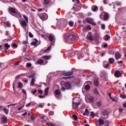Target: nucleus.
I'll return each mask as SVG.
<instances>
[{
    "label": "nucleus",
    "instance_id": "11",
    "mask_svg": "<svg viewBox=\"0 0 126 126\" xmlns=\"http://www.w3.org/2000/svg\"><path fill=\"white\" fill-rule=\"evenodd\" d=\"M64 86L66 88L69 89V88H70V86H71V85H70V83L66 82L64 84Z\"/></svg>",
    "mask_w": 126,
    "mask_h": 126
},
{
    "label": "nucleus",
    "instance_id": "27",
    "mask_svg": "<svg viewBox=\"0 0 126 126\" xmlns=\"http://www.w3.org/2000/svg\"><path fill=\"white\" fill-rule=\"evenodd\" d=\"M105 37L104 38V40L105 41H108V40H109V39H110V38H111V36L107 34L105 35Z\"/></svg>",
    "mask_w": 126,
    "mask_h": 126
},
{
    "label": "nucleus",
    "instance_id": "47",
    "mask_svg": "<svg viewBox=\"0 0 126 126\" xmlns=\"http://www.w3.org/2000/svg\"><path fill=\"white\" fill-rule=\"evenodd\" d=\"M29 37H30V38H33V34H32V33H31V32H29Z\"/></svg>",
    "mask_w": 126,
    "mask_h": 126
},
{
    "label": "nucleus",
    "instance_id": "43",
    "mask_svg": "<svg viewBox=\"0 0 126 126\" xmlns=\"http://www.w3.org/2000/svg\"><path fill=\"white\" fill-rule=\"evenodd\" d=\"M98 10V7L97 6H94L93 9V11H97Z\"/></svg>",
    "mask_w": 126,
    "mask_h": 126
},
{
    "label": "nucleus",
    "instance_id": "17",
    "mask_svg": "<svg viewBox=\"0 0 126 126\" xmlns=\"http://www.w3.org/2000/svg\"><path fill=\"white\" fill-rule=\"evenodd\" d=\"M102 115L104 117H106V116H108V115H109V112H108V111H106V110H103L102 111Z\"/></svg>",
    "mask_w": 126,
    "mask_h": 126
},
{
    "label": "nucleus",
    "instance_id": "52",
    "mask_svg": "<svg viewBox=\"0 0 126 126\" xmlns=\"http://www.w3.org/2000/svg\"><path fill=\"white\" fill-rule=\"evenodd\" d=\"M124 111V108H119V113H123V111Z\"/></svg>",
    "mask_w": 126,
    "mask_h": 126
},
{
    "label": "nucleus",
    "instance_id": "8",
    "mask_svg": "<svg viewBox=\"0 0 126 126\" xmlns=\"http://www.w3.org/2000/svg\"><path fill=\"white\" fill-rule=\"evenodd\" d=\"M79 105H80V102H72V108L73 109H76V108H77V107H78V106H79Z\"/></svg>",
    "mask_w": 126,
    "mask_h": 126
},
{
    "label": "nucleus",
    "instance_id": "22",
    "mask_svg": "<svg viewBox=\"0 0 126 126\" xmlns=\"http://www.w3.org/2000/svg\"><path fill=\"white\" fill-rule=\"evenodd\" d=\"M94 82L95 86H98V79L94 78Z\"/></svg>",
    "mask_w": 126,
    "mask_h": 126
},
{
    "label": "nucleus",
    "instance_id": "53",
    "mask_svg": "<svg viewBox=\"0 0 126 126\" xmlns=\"http://www.w3.org/2000/svg\"><path fill=\"white\" fill-rule=\"evenodd\" d=\"M35 119H36V117L34 115H32L31 117V120H35Z\"/></svg>",
    "mask_w": 126,
    "mask_h": 126
},
{
    "label": "nucleus",
    "instance_id": "37",
    "mask_svg": "<svg viewBox=\"0 0 126 126\" xmlns=\"http://www.w3.org/2000/svg\"><path fill=\"white\" fill-rule=\"evenodd\" d=\"M51 2L50 0H44L43 3L46 5L49 3H50Z\"/></svg>",
    "mask_w": 126,
    "mask_h": 126
},
{
    "label": "nucleus",
    "instance_id": "34",
    "mask_svg": "<svg viewBox=\"0 0 126 126\" xmlns=\"http://www.w3.org/2000/svg\"><path fill=\"white\" fill-rule=\"evenodd\" d=\"M96 105L97 106V107H100V106H101L102 105V101H97L96 102Z\"/></svg>",
    "mask_w": 126,
    "mask_h": 126
},
{
    "label": "nucleus",
    "instance_id": "45",
    "mask_svg": "<svg viewBox=\"0 0 126 126\" xmlns=\"http://www.w3.org/2000/svg\"><path fill=\"white\" fill-rule=\"evenodd\" d=\"M49 40H50V41H52L54 40V36H53L52 35H49Z\"/></svg>",
    "mask_w": 126,
    "mask_h": 126
},
{
    "label": "nucleus",
    "instance_id": "31",
    "mask_svg": "<svg viewBox=\"0 0 126 126\" xmlns=\"http://www.w3.org/2000/svg\"><path fill=\"white\" fill-rule=\"evenodd\" d=\"M18 85V88H22V86H23V84L21 82H19Z\"/></svg>",
    "mask_w": 126,
    "mask_h": 126
},
{
    "label": "nucleus",
    "instance_id": "63",
    "mask_svg": "<svg viewBox=\"0 0 126 126\" xmlns=\"http://www.w3.org/2000/svg\"><path fill=\"white\" fill-rule=\"evenodd\" d=\"M103 48H107L108 47V44L105 43L104 44V45L103 46Z\"/></svg>",
    "mask_w": 126,
    "mask_h": 126
},
{
    "label": "nucleus",
    "instance_id": "58",
    "mask_svg": "<svg viewBox=\"0 0 126 126\" xmlns=\"http://www.w3.org/2000/svg\"><path fill=\"white\" fill-rule=\"evenodd\" d=\"M116 5H121V3L120 2H119V1H116Z\"/></svg>",
    "mask_w": 126,
    "mask_h": 126
},
{
    "label": "nucleus",
    "instance_id": "28",
    "mask_svg": "<svg viewBox=\"0 0 126 126\" xmlns=\"http://www.w3.org/2000/svg\"><path fill=\"white\" fill-rule=\"evenodd\" d=\"M85 90H86L87 91H88V90H89V89H90V86L89 85H86L85 86Z\"/></svg>",
    "mask_w": 126,
    "mask_h": 126
},
{
    "label": "nucleus",
    "instance_id": "48",
    "mask_svg": "<svg viewBox=\"0 0 126 126\" xmlns=\"http://www.w3.org/2000/svg\"><path fill=\"white\" fill-rule=\"evenodd\" d=\"M120 97H121V98H122L123 99H126V95H125V94H121V95H120Z\"/></svg>",
    "mask_w": 126,
    "mask_h": 126
},
{
    "label": "nucleus",
    "instance_id": "5",
    "mask_svg": "<svg viewBox=\"0 0 126 126\" xmlns=\"http://www.w3.org/2000/svg\"><path fill=\"white\" fill-rule=\"evenodd\" d=\"M87 39L90 41H93V37L92 36V33L91 32L88 33V35L87 36Z\"/></svg>",
    "mask_w": 126,
    "mask_h": 126
},
{
    "label": "nucleus",
    "instance_id": "24",
    "mask_svg": "<svg viewBox=\"0 0 126 126\" xmlns=\"http://www.w3.org/2000/svg\"><path fill=\"white\" fill-rule=\"evenodd\" d=\"M83 57H84V55L83 54H79L77 55L78 60H81V59H82V58H83Z\"/></svg>",
    "mask_w": 126,
    "mask_h": 126
},
{
    "label": "nucleus",
    "instance_id": "41",
    "mask_svg": "<svg viewBox=\"0 0 126 126\" xmlns=\"http://www.w3.org/2000/svg\"><path fill=\"white\" fill-rule=\"evenodd\" d=\"M44 63V61L42 59H39L38 61H37V63Z\"/></svg>",
    "mask_w": 126,
    "mask_h": 126
},
{
    "label": "nucleus",
    "instance_id": "20",
    "mask_svg": "<svg viewBox=\"0 0 126 126\" xmlns=\"http://www.w3.org/2000/svg\"><path fill=\"white\" fill-rule=\"evenodd\" d=\"M35 73L34 72H31L30 75L28 76V77H29V78H31L32 77H34V76H35Z\"/></svg>",
    "mask_w": 126,
    "mask_h": 126
},
{
    "label": "nucleus",
    "instance_id": "23",
    "mask_svg": "<svg viewBox=\"0 0 126 126\" xmlns=\"http://www.w3.org/2000/svg\"><path fill=\"white\" fill-rule=\"evenodd\" d=\"M4 47L6 48V49H4V50H8V49L10 48V45H8V43H7L4 44Z\"/></svg>",
    "mask_w": 126,
    "mask_h": 126
},
{
    "label": "nucleus",
    "instance_id": "51",
    "mask_svg": "<svg viewBox=\"0 0 126 126\" xmlns=\"http://www.w3.org/2000/svg\"><path fill=\"white\" fill-rule=\"evenodd\" d=\"M111 100L113 101V102H118L117 99L113 98V97H111Z\"/></svg>",
    "mask_w": 126,
    "mask_h": 126
},
{
    "label": "nucleus",
    "instance_id": "32",
    "mask_svg": "<svg viewBox=\"0 0 126 126\" xmlns=\"http://www.w3.org/2000/svg\"><path fill=\"white\" fill-rule=\"evenodd\" d=\"M21 24L22 26H27V24L26 23V21H22L21 22Z\"/></svg>",
    "mask_w": 126,
    "mask_h": 126
},
{
    "label": "nucleus",
    "instance_id": "3",
    "mask_svg": "<svg viewBox=\"0 0 126 126\" xmlns=\"http://www.w3.org/2000/svg\"><path fill=\"white\" fill-rule=\"evenodd\" d=\"M86 21L87 22H88V23L91 24V25H93L94 26H95V25H96V23L92 21V19H91V18H87Z\"/></svg>",
    "mask_w": 126,
    "mask_h": 126
},
{
    "label": "nucleus",
    "instance_id": "13",
    "mask_svg": "<svg viewBox=\"0 0 126 126\" xmlns=\"http://www.w3.org/2000/svg\"><path fill=\"white\" fill-rule=\"evenodd\" d=\"M109 19V14L108 13H104V20H108Z\"/></svg>",
    "mask_w": 126,
    "mask_h": 126
},
{
    "label": "nucleus",
    "instance_id": "12",
    "mask_svg": "<svg viewBox=\"0 0 126 126\" xmlns=\"http://www.w3.org/2000/svg\"><path fill=\"white\" fill-rule=\"evenodd\" d=\"M1 121L2 123H4V124H5V123L7 122V118H6V117H2L1 118Z\"/></svg>",
    "mask_w": 126,
    "mask_h": 126
},
{
    "label": "nucleus",
    "instance_id": "6",
    "mask_svg": "<svg viewBox=\"0 0 126 126\" xmlns=\"http://www.w3.org/2000/svg\"><path fill=\"white\" fill-rule=\"evenodd\" d=\"M115 59L116 61H118L119 59H121L122 58V55L119 53V52H117L115 53Z\"/></svg>",
    "mask_w": 126,
    "mask_h": 126
},
{
    "label": "nucleus",
    "instance_id": "7",
    "mask_svg": "<svg viewBox=\"0 0 126 126\" xmlns=\"http://www.w3.org/2000/svg\"><path fill=\"white\" fill-rule=\"evenodd\" d=\"M114 75L115 77H120V76L122 75V73L119 70H116V72L114 73Z\"/></svg>",
    "mask_w": 126,
    "mask_h": 126
},
{
    "label": "nucleus",
    "instance_id": "38",
    "mask_svg": "<svg viewBox=\"0 0 126 126\" xmlns=\"http://www.w3.org/2000/svg\"><path fill=\"white\" fill-rule=\"evenodd\" d=\"M38 44V42L36 41H32L31 43V45H32V46H36Z\"/></svg>",
    "mask_w": 126,
    "mask_h": 126
},
{
    "label": "nucleus",
    "instance_id": "36",
    "mask_svg": "<svg viewBox=\"0 0 126 126\" xmlns=\"http://www.w3.org/2000/svg\"><path fill=\"white\" fill-rule=\"evenodd\" d=\"M3 111L5 113V114H8V110L6 109L5 108H3Z\"/></svg>",
    "mask_w": 126,
    "mask_h": 126
},
{
    "label": "nucleus",
    "instance_id": "21",
    "mask_svg": "<svg viewBox=\"0 0 126 126\" xmlns=\"http://www.w3.org/2000/svg\"><path fill=\"white\" fill-rule=\"evenodd\" d=\"M92 29V28H91V27H90V26H88L86 28H84L83 29V31H86V30H91Z\"/></svg>",
    "mask_w": 126,
    "mask_h": 126
},
{
    "label": "nucleus",
    "instance_id": "4",
    "mask_svg": "<svg viewBox=\"0 0 126 126\" xmlns=\"http://www.w3.org/2000/svg\"><path fill=\"white\" fill-rule=\"evenodd\" d=\"M9 12H11V13H14L15 14V15L14 16H17L16 15L17 14H19L18 13H17V12H16V11L15 10V8H12V7H11L9 9Z\"/></svg>",
    "mask_w": 126,
    "mask_h": 126
},
{
    "label": "nucleus",
    "instance_id": "33",
    "mask_svg": "<svg viewBox=\"0 0 126 126\" xmlns=\"http://www.w3.org/2000/svg\"><path fill=\"white\" fill-rule=\"evenodd\" d=\"M74 24V23L72 22V21H70L68 22V25L70 27H72V26H73V25Z\"/></svg>",
    "mask_w": 126,
    "mask_h": 126
},
{
    "label": "nucleus",
    "instance_id": "25",
    "mask_svg": "<svg viewBox=\"0 0 126 126\" xmlns=\"http://www.w3.org/2000/svg\"><path fill=\"white\" fill-rule=\"evenodd\" d=\"M43 59H44V60H50V59L51 58V56H42Z\"/></svg>",
    "mask_w": 126,
    "mask_h": 126
},
{
    "label": "nucleus",
    "instance_id": "26",
    "mask_svg": "<svg viewBox=\"0 0 126 126\" xmlns=\"http://www.w3.org/2000/svg\"><path fill=\"white\" fill-rule=\"evenodd\" d=\"M48 93H49V88H47L45 89L44 95L46 96L48 95Z\"/></svg>",
    "mask_w": 126,
    "mask_h": 126
},
{
    "label": "nucleus",
    "instance_id": "42",
    "mask_svg": "<svg viewBox=\"0 0 126 126\" xmlns=\"http://www.w3.org/2000/svg\"><path fill=\"white\" fill-rule=\"evenodd\" d=\"M26 66L28 67H31V66H32V64L30 63H27L26 64Z\"/></svg>",
    "mask_w": 126,
    "mask_h": 126
},
{
    "label": "nucleus",
    "instance_id": "39",
    "mask_svg": "<svg viewBox=\"0 0 126 126\" xmlns=\"http://www.w3.org/2000/svg\"><path fill=\"white\" fill-rule=\"evenodd\" d=\"M94 94H99V92H98V90H97V89L95 88L94 90Z\"/></svg>",
    "mask_w": 126,
    "mask_h": 126
},
{
    "label": "nucleus",
    "instance_id": "44",
    "mask_svg": "<svg viewBox=\"0 0 126 126\" xmlns=\"http://www.w3.org/2000/svg\"><path fill=\"white\" fill-rule=\"evenodd\" d=\"M23 16L24 18L25 19L26 21L27 22H28V17H27V16H26V15H23Z\"/></svg>",
    "mask_w": 126,
    "mask_h": 126
},
{
    "label": "nucleus",
    "instance_id": "16",
    "mask_svg": "<svg viewBox=\"0 0 126 126\" xmlns=\"http://www.w3.org/2000/svg\"><path fill=\"white\" fill-rule=\"evenodd\" d=\"M35 81H36L35 79L34 78H32L31 80L30 86H34V83Z\"/></svg>",
    "mask_w": 126,
    "mask_h": 126
},
{
    "label": "nucleus",
    "instance_id": "56",
    "mask_svg": "<svg viewBox=\"0 0 126 126\" xmlns=\"http://www.w3.org/2000/svg\"><path fill=\"white\" fill-rule=\"evenodd\" d=\"M38 107H39V108H43V107H44V104H39L38 105Z\"/></svg>",
    "mask_w": 126,
    "mask_h": 126
},
{
    "label": "nucleus",
    "instance_id": "30",
    "mask_svg": "<svg viewBox=\"0 0 126 126\" xmlns=\"http://www.w3.org/2000/svg\"><path fill=\"white\" fill-rule=\"evenodd\" d=\"M72 118L74 119V121H77L78 120V118L77 117V116H76L75 114H73L72 115Z\"/></svg>",
    "mask_w": 126,
    "mask_h": 126
},
{
    "label": "nucleus",
    "instance_id": "29",
    "mask_svg": "<svg viewBox=\"0 0 126 126\" xmlns=\"http://www.w3.org/2000/svg\"><path fill=\"white\" fill-rule=\"evenodd\" d=\"M89 114V111H88V109H86L85 112L83 113L84 116H86V115H88Z\"/></svg>",
    "mask_w": 126,
    "mask_h": 126
},
{
    "label": "nucleus",
    "instance_id": "55",
    "mask_svg": "<svg viewBox=\"0 0 126 126\" xmlns=\"http://www.w3.org/2000/svg\"><path fill=\"white\" fill-rule=\"evenodd\" d=\"M12 47H13V48H17V45L16 43H13L12 44Z\"/></svg>",
    "mask_w": 126,
    "mask_h": 126
},
{
    "label": "nucleus",
    "instance_id": "54",
    "mask_svg": "<svg viewBox=\"0 0 126 126\" xmlns=\"http://www.w3.org/2000/svg\"><path fill=\"white\" fill-rule=\"evenodd\" d=\"M101 26V29H102V30H105V25L102 24Z\"/></svg>",
    "mask_w": 126,
    "mask_h": 126
},
{
    "label": "nucleus",
    "instance_id": "35",
    "mask_svg": "<svg viewBox=\"0 0 126 126\" xmlns=\"http://www.w3.org/2000/svg\"><path fill=\"white\" fill-rule=\"evenodd\" d=\"M39 17L40 19H42V20H46V17L44 15L39 16Z\"/></svg>",
    "mask_w": 126,
    "mask_h": 126
},
{
    "label": "nucleus",
    "instance_id": "64",
    "mask_svg": "<svg viewBox=\"0 0 126 126\" xmlns=\"http://www.w3.org/2000/svg\"><path fill=\"white\" fill-rule=\"evenodd\" d=\"M123 108H126V102H125L123 104Z\"/></svg>",
    "mask_w": 126,
    "mask_h": 126
},
{
    "label": "nucleus",
    "instance_id": "49",
    "mask_svg": "<svg viewBox=\"0 0 126 126\" xmlns=\"http://www.w3.org/2000/svg\"><path fill=\"white\" fill-rule=\"evenodd\" d=\"M110 66V64L107 63L104 66V68H108Z\"/></svg>",
    "mask_w": 126,
    "mask_h": 126
},
{
    "label": "nucleus",
    "instance_id": "10",
    "mask_svg": "<svg viewBox=\"0 0 126 126\" xmlns=\"http://www.w3.org/2000/svg\"><path fill=\"white\" fill-rule=\"evenodd\" d=\"M108 63H110V64H113V63H115V59L109 58L108 59Z\"/></svg>",
    "mask_w": 126,
    "mask_h": 126
},
{
    "label": "nucleus",
    "instance_id": "19",
    "mask_svg": "<svg viewBox=\"0 0 126 126\" xmlns=\"http://www.w3.org/2000/svg\"><path fill=\"white\" fill-rule=\"evenodd\" d=\"M88 99L89 100L90 102L92 103V102H94L95 98L93 96H90L88 98Z\"/></svg>",
    "mask_w": 126,
    "mask_h": 126
},
{
    "label": "nucleus",
    "instance_id": "57",
    "mask_svg": "<svg viewBox=\"0 0 126 126\" xmlns=\"http://www.w3.org/2000/svg\"><path fill=\"white\" fill-rule=\"evenodd\" d=\"M22 91L23 93H24V95H27V94L26 93V91L24 90V89L22 90Z\"/></svg>",
    "mask_w": 126,
    "mask_h": 126
},
{
    "label": "nucleus",
    "instance_id": "62",
    "mask_svg": "<svg viewBox=\"0 0 126 126\" xmlns=\"http://www.w3.org/2000/svg\"><path fill=\"white\" fill-rule=\"evenodd\" d=\"M29 106H31V102L29 103L28 104L26 105V107H28Z\"/></svg>",
    "mask_w": 126,
    "mask_h": 126
},
{
    "label": "nucleus",
    "instance_id": "15",
    "mask_svg": "<svg viewBox=\"0 0 126 126\" xmlns=\"http://www.w3.org/2000/svg\"><path fill=\"white\" fill-rule=\"evenodd\" d=\"M98 123H99V125H100L101 126H103V125H104V124H105L104 120L100 119H98Z\"/></svg>",
    "mask_w": 126,
    "mask_h": 126
},
{
    "label": "nucleus",
    "instance_id": "1",
    "mask_svg": "<svg viewBox=\"0 0 126 126\" xmlns=\"http://www.w3.org/2000/svg\"><path fill=\"white\" fill-rule=\"evenodd\" d=\"M55 97L57 98V99H61L62 98V93H61V91L60 90L57 89L55 91Z\"/></svg>",
    "mask_w": 126,
    "mask_h": 126
},
{
    "label": "nucleus",
    "instance_id": "18",
    "mask_svg": "<svg viewBox=\"0 0 126 126\" xmlns=\"http://www.w3.org/2000/svg\"><path fill=\"white\" fill-rule=\"evenodd\" d=\"M51 48H52V45H50L46 49H45L44 50V53H49V52H50V50H51Z\"/></svg>",
    "mask_w": 126,
    "mask_h": 126
},
{
    "label": "nucleus",
    "instance_id": "59",
    "mask_svg": "<svg viewBox=\"0 0 126 126\" xmlns=\"http://www.w3.org/2000/svg\"><path fill=\"white\" fill-rule=\"evenodd\" d=\"M38 92L39 94H43V91L42 90H38Z\"/></svg>",
    "mask_w": 126,
    "mask_h": 126
},
{
    "label": "nucleus",
    "instance_id": "61",
    "mask_svg": "<svg viewBox=\"0 0 126 126\" xmlns=\"http://www.w3.org/2000/svg\"><path fill=\"white\" fill-rule=\"evenodd\" d=\"M117 63L118 64H120V63H121V64L123 63H124V62H123V61H120L117 62Z\"/></svg>",
    "mask_w": 126,
    "mask_h": 126
},
{
    "label": "nucleus",
    "instance_id": "40",
    "mask_svg": "<svg viewBox=\"0 0 126 126\" xmlns=\"http://www.w3.org/2000/svg\"><path fill=\"white\" fill-rule=\"evenodd\" d=\"M90 116L92 117V118H94L95 117V114H94V112H91V113L90 114Z\"/></svg>",
    "mask_w": 126,
    "mask_h": 126
},
{
    "label": "nucleus",
    "instance_id": "46",
    "mask_svg": "<svg viewBox=\"0 0 126 126\" xmlns=\"http://www.w3.org/2000/svg\"><path fill=\"white\" fill-rule=\"evenodd\" d=\"M5 25H6L7 27H10V23L9 22H6L5 23Z\"/></svg>",
    "mask_w": 126,
    "mask_h": 126
},
{
    "label": "nucleus",
    "instance_id": "50",
    "mask_svg": "<svg viewBox=\"0 0 126 126\" xmlns=\"http://www.w3.org/2000/svg\"><path fill=\"white\" fill-rule=\"evenodd\" d=\"M49 116H53L54 115V111H50L49 112Z\"/></svg>",
    "mask_w": 126,
    "mask_h": 126
},
{
    "label": "nucleus",
    "instance_id": "14",
    "mask_svg": "<svg viewBox=\"0 0 126 126\" xmlns=\"http://www.w3.org/2000/svg\"><path fill=\"white\" fill-rule=\"evenodd\" d=\"M65 27H66V24H61L59 25L60 29H64Z\"/></svg>",
    "mask_w": 126,
    "mask_h": 126
},
{
    "label": "nucleus",
    "instance_id": "60",
    "mask_svg": "<svg viewBox=\"0 0 126 126\" xmlns=\"http://www.w3.org/2000/svg\"><path fill=\"white\" fill-rule=\"evenodd\" d=\"M27 43L28 42L26 40H24L23 41V44H24V45H27Z\"/></svg>",
    "mask_w": 126,
    "mask_h": 126
},
{
    "label": "nucleus",
    "instance_id": "9",
    "mask_svg": "<svg viewBox=\"0 0 126 126\" xmlns=\"http://www.w3.org/2000/svg\"><path fill=\"white\" fill-rule=\"evenodd\" d=\"M72 74H73V71L64 72L63 73V75H64V76H68L69 75H72Z\"/></svg>",
    "mask_w": 126,
    "mask_h": 126
},
{
    "label": "nucleus",
    "instance_id": "2",
    "mask_svg": "<svg viewBox=\"0 0 126 126\" xmlns=\"http://www.w3.org/2000/svg\"><path fill=\"white\" fill-rule=\"evenodd\" d=\"M76 38V36L74 34H70L67 37V40L68 41H74Z\"/></svg>",
    "mask_w": 126,
    "mask_h": 126
}]
</instances>
